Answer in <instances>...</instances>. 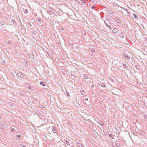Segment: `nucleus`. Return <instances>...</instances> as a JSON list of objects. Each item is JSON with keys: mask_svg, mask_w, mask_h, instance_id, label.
I'll return each mask as SVG.
<instances>
[{"mask_svg": "<svg viewBox=\"0 0 147 147\" xmlns=\"http://www.w3.org/2000/svg\"><path fill=\"white\" fill-rule=\"evenodd\" d=\"M122 55L126 59H129L130 58L129 55H128L127 52H126L124 51L122 53Z\"/></svg>", "mask_w": 147, "mask_h": 147, "instance_id": "f257e3e1", "label": "nucleus"}, {"mask_svg": "<svg viewBox=\"0 0 147 147\" xmlns=\"http://www.w3.org/2000/svg\"><path fill=\"white\" fill-rule=\"evenodd\" d=\"M26 88H28V89L31 90L32 91H34L35 89V88L33 86H31L28 84H27L25 85Z\"/></svg>", "mask_w": 147, "mask_h": 147, "instance_id": "f03ea898", "label": "nucleus"}, {"mask_svg": "<svg viewBox=\"0 0 147 147\" xmlns=\"http://www.w3.org/2000/svg\"><path fill=\"white\" fill-rule=\"evenodd\" d=\"M74 49L76 51H78L79 49V47H80V45L78 44H74L72 45Z\"/></svg>", "mask_w": 147, "mask_h": 147, "instance_id": "7ed1b4c3", "label": "nucleus"}, {"mask_svg": "<svg viewBox=\"0 0 147 147\" xmlns=\"http://www.w3.org/2000/svg\"><path fill=\"white\" fill-rule=\"evenodd\" d=\"M0 128L4 130L5 129V126L4 123H0Z\"/></svg>", "mask_w": 147, "mask_h": 147, "instance_id": "20e7f679", "label": "nucleus"}, {"mask_svg": "<svg viewBox=\"0 0 147 147\" xmlns=\"http://www.w3.org/2000/svg\"><path fill=\"white\" fill-rule=\"evenodd\" d=\"M105 11H107V13L108 14H114V13L113 12V11L110 10L108 8H106L105 9Z\"/></svg>", "mask_w": 147, "mask_h": 147, "instance_id": "39448f33", "label": "nucleus"}, {"mask_svg": "<svg viewBox=\"0 0 147 147\" xmlns=\"http://www.w3.org/2000/svg\"><path fill=\"white\" fill-rule=\"evenodd\" d=\"M98 85L99 86H100L101 87V88H105L106 87L105 85L103 83H99L98 84Z\"/></svg>", "mask_w": 147, "mask_h": 147, "instance_id": "423d86ee", "label": "nucleus"}, {"mask_svg": "<svg viewBox=\"0 0 147 147\" xmlns=\"http://www.w3.org/2000/svg\"><path fill=\"white\" fill-rule=\"evenodd\" d=\"M119 29L116 28H114L112 30V33L114 34H116L118 32Z\"/></svg>", "mask_w": 147, "mask_h": 147, "instance_id": "0eeeda50", "label": "nucleus"}, {"mask_svg": "<svg viewBox=\"0 0 147 147\" xmlns=\"http://www.w3.org/2000/svg\"><path fill=\"white\" fill-rule=\"evenodd\" d=\"M118 36L121 38H124V36L122 32H119L118 33Z\"/></svg>", "mask_w": 147, "mask_h": 147, "instance_id": "6e6552de", "label": "nucleus"}, {"mask_svg": "<svg viewBox=\"0 0 147 147\" xmlns=\"http://www.w3.org/2000/svg\"><path fill=\"white\" fill-rule=\"evenodd\" d=\"M114 20L117 23H121V21L119 19L117 18L114 19Z\"/></svg>", "mask_w": 147, "mask_h": 147, "instance_id": "1a4fd4ad", "label": "nucleus"}, {"mask_svg": "<svg viewBox=\"0 0 147 147\" xmlns=\"http://www.w3.org/2000/svg\"><path fill=\"white\" fill-rule=\"evenodd\" d=\"M76 144L78 147H82V144H81L80 142H76Z\"/></svg>", "mask_w": 147, "mask_h": 147, "instance_id": "9d476101", "label": "nucleus"}, {"mask_svg": "<svg viewBox=\"0 0 147 147\" xmlns=\"http://www.w3.org/2000/svg\"><path fill=\"white\" fill-rule=\"evenodd\" d=\"M132 16L134 17L136 20H137L138 18V16L135 13H133L132 14Z\"/></svg>", "mask_w": 147, "mask_h": 147, "instance_id": "9b49d317", "label": "nucleus"}, {"mask_svg": "<svg viewBox=\"0 0 147 147\" xmlns=\"http://www.w3.org/2000/svg\"><path fill=\"white\" fill-rule=\"evenodd\" d=\"M106 22H109V20L108 19H106L105 20V21H104L105 23V24L106 26L107 27H109V26H110V25L109 24V25H108V24H107L106 23Z\"/></svg>", "mask_w": 147, "mask_h": 147, "instance_id": "f8f14e48", "label": "nucleus"}, {"mask_svg": "<svg viewBox=\"0 0 147 147\" xmlns=\"http://www.w3.org/2000/svg\"><path fill=\"white\" fill-rule=\"evenodd\" d=\"M11 21L12 22L13 25H15L16 26V23L15 21V19L14 18H12L11 19Z\"/></svg>", "mask_w": 147, "mask_h": 147, "instance_id": "ddd939ff", "label": "nucleus"}, {"mask_svg": "<svg viewBox=\"0 0 147 147\" xmlns=\"http://www.w3.org/2000/svg\"><path fill=\"white\" fill-rule=\"evenodd\" d=\"M52 130L54 133L57 132V130L55 127H52Z\"/></svg>", "mask_w": 147, "mask_h": 147, "instance_id": "4468645a", "label": "nucleus"}, {"mask_svg": "<svg viewBox=\"0 0 147 147\" xmlns=\"http://www.w3.org/2000/svg\"><path fill=\"white\" fill-rule=\"evenodd\" d=\"M18 75L20 78H23V75L20 73H18Z\"/></svg>", "mask_w": 147, "mask_h": 147, "instance_id": "2eb2a0df", "label": "nucleus"}, {"mask_svg": "<svg viewBox=\"0 0 147 147\" xmlns=\"http://www.w3.org/2000/svg\"><path fill=\"white\" fill-rule=\"evenodd\" d=\"M23 10L24 12L25 13H27L28 12V9H26L23 8Z\"/></svg>", "mask_w": 147, "mask_h": 147, "instance_id": "dca6fc26", "label": "nucleus"}, {"mask_svg": "<svg viewBox=\"0 0 147 147\" xmlns=\"http://www.w3.org/2000/svg\"><path fill=\"white\" fill-rule=\"evenodd\" d=\"M108 137L110 138L111 139H113L114 137L113 135H112L111 134H109L108 135Z\"/></svg>", "mask_w": 147, "mask_h": 147, "instance_id": "f3484780", "label": "nucleus"}, {"mask_svg": "<svg viewBox=\"0 0 147 147\" xmlns=\"http://www.w3.org/2000/svg\"><path fill=\"white\" fill-rule=\"evenodd\" d=\"M15 137L16 138H19L21 137V136L20 135L17 134L15 135Z\"/></svg>", "mask_w": 147, "mask_h": 147, "instance_id": "a211bd4d", "label": "nucleus"}, {"mask_svg": "<svg viewBox=\"0 0 147 147\" xmlns=\"http://www.w3.org/2000/svg\"><path fill=\"white\" fill-rule=\"evenodd\" d=\"M40 84L41 85H42L43 86H45V83H44V82H40Z\"/></svg>", "mask_w": 147, "mask_h": 147, "instance_id": "6ab92c4d", "label": "nucleus"}, {"mask_svg": "<svg viewBox=\"0 0 147 147\" xmlns=\"http://www.w3.org/2000/svg\"><path fill=\"white\" fill-rule=\"evenodd\" d=\"M131 133L134 135H136V134H137V132L134 131H131Z\"/></svg>", "mask_w": 147, "mask_h": 147, "instance_id": "aec40b11", "label": "nucleus"}, {"mask_svg": "<svg viewBox=\"0 0 147 147\" xmlns=\"http://www.w3.org/2000/svg\"><path fill=\"white\" fill-rule=\"evenodd\" d=\"M71 78H73V80H74V79L75 80V78H74V77L75 78H76V76L75 75H72V74H71Z\"/></svg>", "mask_w": 147, "mask_h": 147, "instance_id": "412c9836", "label": "nucleus"}, {"mask_svg": "<svg viewBox=\"0 0 147 147\" xmlns=\"http://www.w3.org/2000/svg\"><path fill=\"white\" fill-rule=\"evenodd\" d=\"M30 57L32 59H33L34 58V56L33 55H32V54H30V55L29 54Z\"/></svg>", "mask_w": 147, "mask_h": 147, "instance_id": "4be33fe9", "label": "nucleus"}, {"mask_svg": "<svg viewBox=\"0 0 147 147\" xmlns=\"http://www.w3.org/2000/svg\"><path fill=\"white\" fill-rule=\"evenodd\" d=\"M37 20H38V23H40V24L41 23V20L40 18H38L37 19Z\"/></svg>", "mask_w": 147, "mask_h": 147, "instance_id": "5701e85b", "label": "nucleus"}, {"mask_svg": "<svg viewBox=\"0 0 147 147\" xmlns=\"http://www.w3.org/2000/svg\"><path fill=\"white\" fill-rule=\"evenodd\" d=\"M123 9L124 10V12H126L127 13H128V11L127 9H125V8L124 7L123 8Z\"/></svg>", "mask_w": 147, "mask_h": 147, "instance_id": "b1692460", "label": "nucleus"}, {"mask_svg": "<svg viewBox=\"0 0 147 147\" xmlns=\"http://www.w3.org/2000/svg\"><path fill=\"white\" fill-rule=\"evenodd\" d=\"M109 80L111 81L112 82H114V81H115L112 78H111V77H110Z\"/></svg>", "mask_w": 147, "mask_h": 147, "instance_id": "393cba45", "label": "nucleus"}, {"mask_svg": "<svg viewBox=\"0 0 147 147\" xmlns=\"http://www.w3.org/2000/svg\"><path fill=\"white\" fill-rule=\"evenodd\" d=\"M65 142H66V144H67V145H69L70 143L67 140H65Z\"/></svg>", "mask_w": 147, "mask_h": 147, "instance_id": "a878e982", "label": "nucleus"}, {"mask_svg": "<svg viewBox=\"0 0 147 147\" xmlns=\"http://www.w3.org/2000/svg\"><path fill=\"white\" fill-rule=\"evenodd\" d=\"M106 18H107L109 19L110 18V16L108 14L106 15Z\"/></svg>", "mask_w": 147, "mask_h": 147, "instance_id": "bb28decb", "label": "nucleus"}, {"mask_svg": "<svg viewBox=\"0 0 147 147\" xmlns=\"http://www.w3.org/2000/svg\"><path fill=\"white\" fill-rule=\"evenodd\" d=\"M20 94L21 95H23L25 94L24 92V91H21L20 92Z\"/></svg>", "mask_w": 147, "mask_h": 147, "instance_id": "cd10ccee", "label": "nucleus"}, {"mask_svg": "<svg viewBox=\"0 0 147 147\" xmlns=\"http://www.w3.org/2000/svg\"><path fill=\"white\" fill-rule=\"evenodd\" d=\"M123 64L125 69L128 68V67L125 64L123 63Z\"/></svg>", "mask_w": 147, "mask_h": 147, "instance_id": "c85d7f7f", "label": "nucleus"}, {"mask_svg": "<svg viewBox=\"0 0 147 147\" xmlns=\"http://www.w3.org/2000/svg\"><path fill=\"white\" fill-rule=\"evenodd\" d=\"M32 33L33 34L35 35L36 34V32L35 30H33L32 31Z\"/></svg>", "mask_w": 147, "mask_h": 147, "instance_id": "c756f323", "label": "nucleus"}, {"mask_svg": "<svg viewBox=\"0 0 147 147\" xmlns=\"http://www.w3.org/2000/svg\"><path fill=\"white\" fill-rule=\"evenodd\" d=\"M48 11V13H49V12L50 13H51V11H52V10L50 8H49V9L48 10H47Z\"/></svg>", "mask_w": 147, "mask_h": 147, "instance_id": "7c9ffc66", "label": "nucleus"}, {"mask_svg": "<svg viewBox=\"0 0 147 147\" xmlns=\"http://www.w3.org/2000/svg\"><path fill=\"white\" fill-rule=\"evenodd\" d=\"M88 78V76H87V75H85L84 76V78L85 79H87V78Z\"/></svg>", "mask_w": 147, "mask_h": 147, "instance_id": "2f4dec72", "label": "nucleus"}, {"mask_svg": "<svg viewBox=\"0 0 147 147\" xmlns=\"http://www.w3.org/2000/svg\"><path fill=\"white\" fill-rule=\"evenodd\" d=\"M66 124L68 126H70V122H67Z\"/></svg>", "mask_w": 147, "mask_h": 147, "instance_id": "473e14b6", "label": "nucleus"}, {"mask_svg": "<svg viewBox=\"0 0 147 147\" xmlns=\"http://www.w3.org/2000/svg\"><path fill=\"white\" fill-rule=\"evenodd\" d=\"M116 146L118 147H119L120 146V145L119 143H117L116 144Z\"/></svg>", "mask_w": 147, "mask_h": 147, "instance_id": "72a5a7b5", "label": "nucleus"}, {"mask_svg": "<svg viewBox=\"0 0 147 147\" xmlns=\"http://www.w3.org/2000/svg\"><path fill=\"white\" fill-rule=\"evenodd\" d=\"M66 94H67V96H70V95H69V92H67V91L66 90Z\"/></svg>", "mask_w": 147, "mask_h": 147, "instance_id": "f704fd0d", "label": "nucleus"}, {"mask_svg": "<svg viewBox=\"0 0 147 147\" xmlns=\"http://www.w3.org/2000/svg\"><path fill=\"white\" fill-rule=\"evenodd\" d=\"M136 67L137 69H139V67H140V66L139 65H136Z\"/></svg>", "mask_w": 147, "mask_h": 147, "instance_id": "c9c22d12", "label": "nucleus"}, {"mask_svg": "<svg viewBox=\"0 0 147 147\" xmlns=\"http://www.w3.org/2000/svg\"><path fill=\"white\" fill-rule=\"evenodd\" d=\"M7 44H11V41H8L7 42Z\"/></svg>", "mask_w": 147, "mask_h": 147, "instance_id": "e433bc0d", "label": "nucleus"}, {"mask_svg": "<svg viewBox=\"0 0 147 147\" xmlns=\"http://www.w3.org/2000/svg\"><path fill=\"white\" fill-rule=\"evenodd\" d=\"M95 7H95L94 5H93L91 7V8L93 9L95 8Z\"/></svg>", "mask_w": 147, "mask_h": 147, "instance_id": "4c0bfd02", "label": "nucleus"}, {"mask_svg": "<svg viewBox=\"0 0 147 147\" xmlns=\"http://www.w3.org/2000/svg\"><path fill=\"white\" fill-rule=\"evenodd\" d=\"M15 130L14 129V128H12L11 129V131L12 132H13Z\"/></svg>", "mask_w": 147, "mask_h": 147, "instance_id": "58836bf2", "label": "nucleus"}, {"mask_svg": "<svg viewBox=\"0 0 147 147\" xmlns=\"http://www.w3.org/2000/svg\"><path fill=\"white\" fill-rule=\"evenodd\" d=\"M22 147H26V146L25 145H24L23 144L20 145Z\"/></svg>", "mask_w": 147, "mask_h": 147, "instance_id": "ea45409f", "label": "nucleus"}, {"mask_svg": "<svg viewBox=\"0 0 147 147\" xmlns=\"http://www.w3.org/2000/svg\"><path fill=\"white\" fill-rule=\"evenodd\" d=\"M28 25L30 26H32V24L30 23L29 22H28Z\"/></svg>", "mask_w": 147, "mask_h": 147, "instance_id": "a19ab883", "label": "nucleus"}, {"mask_svg": "<svg viewBox=\"0 0 147 147\" xmlns=\"http://www.w3.org/2000/svg\"><path fill=\"white\" fill-rule=\"evenodd\" d=\"M95 52V51L94 49H92L91 51V52L92 53H94Z\"/></svg>", "mask_w": 147, "mask_h": 147, "instance_id": "79ce46f5", "label": "nucleus"}, {"mask_svg": "<svg viewBox=\"0 0 147 147\" xmlns=\"http://www.w3.org/2000/svg\"><path fill=\"white\" fill-rule=\"evenodd\" d=\"M84 100L85 101H86L88 100V98H85Z\"/></svg>", "mask_w": 147, "mask_h": 147, "instance_id": "37998d69", "label": "nucleus"}, {"mask_svg": "<svg viewBox=\"0 0 147 147\" xmlns=\"http://www.w3.org/2000/svg\"><path fill=\"white\" fill-rule=\"evenodd\" d=\"M9 104H10V105H11L12 106L13 105H14L13 103L12 102H10L9 103Z\"/></svg>", "mask_w": 147, "mask_h": 147, "instance_id": "c03bdc74", "label": "nucleus"}, {"mask_svg": "<svg viewBox=\"0 0 147 147\" xmlns=\"http://www.w3.org/2000/svg\"><path fill=\"white\" fill-rule=\"evenodd\" d=\"M0 24H1V25H4V24H3L2 22H1V21H0Z\"/></svg>", "mask_w": 147, "mask_h": 147, "instance_id": "a18cd8bd", "label": "nucleus"}, {"mask_svg": "<svg viewBox=\"0 0 147 147\" xmlns=\"http://www.w3.org/2000/svg\"><path fill=\"white\" fill-rule=\"evenodd\" d=\"M110 134V133H109V132H108L107 133H106L105 134L108 136L109 134Z\"/></svg>", "mask_w": 147, "mask_h": 147, "instance_id": "49530a36", "label": "nucleus"}, {"mask_svg": "<svg viewBox=\"0 0 147 147\" xmlns=\"http://www.w3.org/2000/svg\"><path fill=\"white\" fill-rule=\"evenodd\" d=\"M81 1V2H81V5H83V4H84V2H83V1Z\"/></svg>", "mask_w": 147, "mask_h": 147, "instance_id": "de8ad7c7", "label": "nucleus"}, {"mask_svg": "<svg viewBox=\"0 0 147 147\" xmlns=\"http://www.w3.org/2000/svg\"><path fill=\"white\" fill-rule=\"evenodd\" d=\"M144 118H145V119H147V115L144 116Z\"/></svg>", "mask_w": 147, "mask_h": 147, "instance_id": "09e8293b", "label": "nucleus"}, {"mask_svg": "<svg viewBox=\"0 0 147 147\" xmlns=\"http://www.w3.org/2000/svg\"><path fill=\"white\" fill-rule=\"evenodd\" d=\"M111 30L112 29V28H111V27L110 26H109V27H108Z\"/></svg>", "mask_w": 147, "mask_h": 147, "instance_id": "8fccbe9b", "label": "nucleus"}, {"mask_svg": "<svg viewBox=\"0 0 147 147\" xmlns=\"http://www.w3.org/2000/svg\"><path fill=\"white\" fill-rule=\"evenodd\" d=\"M91 87L92 88H93L94 87V85L93 84H92V85H91Z\"/></svg>", "mask_w": 147, "mask_h": 147, "instance_id": "3c124183", "label": "nucleus"}, {"mask_svg": "<svg viewBox=\"0 0 147 147\" xmlns=\"http://www.w3.org/2000/svg\"><path fill=\"white\" fill-rule=\"evenodd\" d=\"M100 123H101V124H102V125L103 124H104L103 123L102 121Z\"/></svg>", "mask_w": 147, "mask_h": 147, "instance_id": "603ef678", "label": "nucleus"}, {"mask_svg": "<svg viewBox=\"0 0 147 147\" xmlns=\"http://www.w3.org/2000/svg\"><path fill=\"white\" fill-rule=\"evenodd\" d=\"M1 117H2V115H1L0 114V119H1Z\"/></svg>", "mask_w": 147, "mask_h": 147, "instance_id": "864d4df0", "label": "nucleus"}, {"mask_svg": "<svg viewBox=\"0 0 147 147\" xmlns=\"http://www.w3.org/2000/svg\"><path fill=\"white\" fill-rule=\"evenodd\" d=\"M86 1H87V0H84V1H83V2H85Z\"/></svg>", "mask_w": 147, "mask_h": 147, "instance_id": "5fc2aeb1", "label": "nucleus"}, {"mask_svg": "<svg viewBox=\"0 0 147 147\" xmlns=\"http://www.w3.org/2000/svg\"><path fill=\"white\" fill-rule=\"evenodd\" d=\"M90 1H94V0H90Z\"/></svg>", "mask_w": 147, "mask_h": 147, "instance_id": "6e6d98bb", "label": "nucleus"}, {"mask_svg": "<svg viewBox=\"0 0 147 147\" xmlns=\"http://www.w3.org/2000/svg\"><path fill=\"white\" fill-rule=\"evenodd\" d=\"M1 13H0V17L1 16Z\"/></svg>", "mask_w": 147, "mask_h": 147, "instance_id": "4d7b16f0", "label": "nucleus"}, {"mask_svg": "<svg viewBox=\"0 0 147 147\" xmlns=\"http://www.w3.org/2000/svg\"><path fill=\"white\" fill-rule=\"evenodd\" d=\"M82 92H84V90H82Z\"/></svg>", "mask_w": 147, "mask_h": 147, "instance_id": "13d9d810", "label": "nucleus"}, {"mask_svg": "<svg viewBox=\"0 0 147 147\" xmlns=\"http://www.w3.org/2000/svg\"><path fill=\"white\" fill-rule=\"evenodd\" d=\"M3 63H5V61H3Z\"/></svg>", "mask_w": 147, "mask_h": 147, "instance_id": "bf43d9fd", "label": "nucleus"}, {"mask_svg": "<svg viewBox=\"0 0 147 147\" xmlns=\"http://www.w3.org/2000/svg\"><path fill=\"white\" fill-rule=\"evenodd\" d=\"M3 63H5V61H3Z\"/></svg>", "mask_w": 147, "mask_h": 147, "instance_id": "052dcab7", "label": "nucleus"}, {"mask_svg": "<svg viewBox=\"0 0 147 147\" xmlns=\"http://www.w3.org/2000/svg\"><path fill=\"white\" fill-rule=\"evenodd\" d=\"M65 71H64V72H63V73L64 74H65Z\"/></svg>", "mask_w": 147, "mask_h": 147, "instance_id": "680f3d73", "label": "nucleus"}, {"mask_svg": "<svg viewBox=\"0 0 147 147\" xmlns=\"http://www.w3.org/2000/svg\"><path fill=\"white\" fill-rule=\"evenodd\" d=\"M65 71H64V72H63V73L64 74H65Z\"/></svg>", "mask_w": 147, "mask_h": 147, "instance_id": "e2e57ef3", "label": "nucleus"}, {"mask_svg": "<svg viewBox=\"0 0 147 147\" xmlns=\"http://www.w3.org/2000/svg\"><path fill=\"white\" fill-rule=\"evenodd\" d=\"M63 29H61V30H63Z\"/></svg>", "mask_w": 147, "mask_h": 147, "instance_id": "0e129e2a", "label": "nucleus"}, {"mask_svg": "<svg viewBox=\"0 0 147 147\" xmlns=\"http://www.w3.org/2000/svg\"><path fill=\"white\" fill-rule=\"evenodd\" d=\"M146 92H147V90H146Z\"/></svg>", "mask_w": 147, "mask_h": 147, "instance_id": "69168bd1", "label": "nucleus"}, {"mask_svg": "<svg viewBox=\"0 0 147 147\" xmlns=\"http://www.w3.org/2000/svg\"><path fill=\"white\" fill-rule=\"evenodd\" d=\"M113 147H114V146Z\"/></svg>", "mask_w": 147, "mask_h": 147, "instance_id": "338daca9", "label": "nucleus"}]
</instances>
